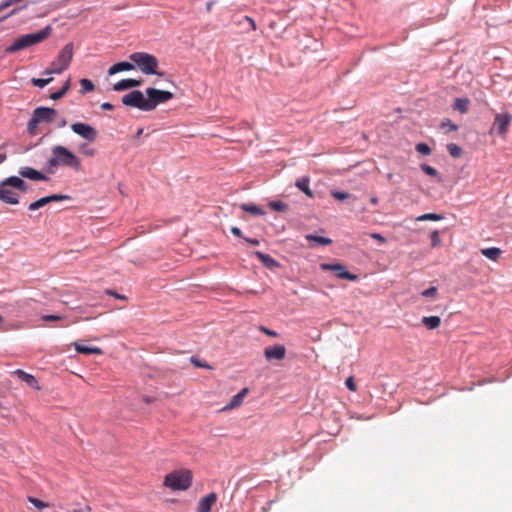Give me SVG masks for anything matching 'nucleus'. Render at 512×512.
Returning <instances> with one entry per match:
<instances>
[{"label":"nucleus","mask_w":512,"mask_h":512,"mask_svg":"<svg viewBox=\"0 0 512 512\" xmlns=\"http://www.w3.org/2000/svg\"><path fill=\"white\" fill-rule=\"evenodd\" d=\"M145 94L146 97L140 90H133L124 95L121 102L125 106L137 108L141 111H152L159 104L166 103L174 98L173 93L152 87L147 88Z\"/></svg>","instance_id":"obj_1"},{"label":"nucleus","mask_w":512,"mask_h":512,"mask_svg":"<svg viewBox=\"0 0 512 512\" xmlns=\"http://www.w3.org/2000/svg\"><path fill=\"white\" fill-rule=\"evenodd\" d=\"M52 157L47 162V171L54 173L59 166L69 167L75 171L81 169L80 159L64 146L56 145L52 148Z\"/></svg>","instance_id":"obj_2"},{"label":"nucleus","mask_w":512,"mask_h":512,"mask_svg":"<svg viewBox=\"0 0 512 512\" xmlns=\"http://www.w3.org/2000/svg\"><path fill=\"white\" fill-rule=\"evenodd\" d=\"M18 189L22 192L27 190L26 183L17 176H10L0 182V201L17 205L19 203V195L13 190Z\"/></svg>","instance_id":"obj_3"},{"label":"nucleus","mask_w":512,"mask_h":512,"mask_svg":"<svg viewBox=\"0 0 512 512\" xmlns=\"http://www.w3.org/2000/svg\"><path fill=\"white\" fill-rule=\"evenodd\" d=\"M192 481V471L182 468L168 473L164 477L163 485L173 491H185L191 487Z\"/></svg>","instance_id":"obj_4"},{"label":"nucleus","mask_w":512,"mask_h":512,"mask_svg":"<svg viewBox=\"0 0 512 512\" xmlns=\"http://www.w3.org/2000/svg\"><path fill=\"white\" fill-rule=\"evenodd\" d=\"M51 32V26H46L44 29L36 33L22 35L19 38H17L11 46L7 47L5 51L7 53H14L26 49L32 45H36L47 39L50 36Z\"/></svg>","instance_id":"obj_5"},{"label":"nucleus","mask_w":512,"mask_h":512,"mask_svg":"<svg viewBox=\"0 0 512 512\" xmlns=\"http://www.w3.org/2000/svg\"><path fill=\"white\" fill-rule=\"evenodd\" d=\"M74 48L72 43H67L59 52L56 59L51 63L50 68L46 69L43 74H61L66 70L73 58Z\"/></svg>","instance_id":"obj_6"},{"label":"nucleus","mask_w":512,"mask_h":512,"mask_svg":"<svg viewBox=\"0 0 512 512\" xmlns=\"http://www.w3.org/2000/svg\"><path fill=\"white\" fill-rule=\"evenodd\" d=\"M129 59L144 73L147 75L158 73L157 68L159 65L158 59L146 52H134L129 56Z\"/></svg>","instance_id":"obj_7"},{"label":"nucleus","mask_w":512,"mask_h":512,"mask_svg":"<svg viewBox=\"0 0 512 512\" xmlns=\"http://www.w3.org/2000/svg\"><path fill=\"white\" fill-rule=\"evenodd\" d=\"M71 129L75 134L84 138L88 142H94L98 137L97 130L89 124L76 122L71 125Z\"/></svg>","instance_id":"obj_8"},{"label":"nucleus","mask_w":512,"mask_h":512,"mask_svg":"<svg viewBox=\"0 0 512 512\" xmlns=\"http://www.w3.org/2000/svg\"><path fill=\"white\" fill-rule=\"evenodd\" d=\"M512 122V116L509 113H498L494 118L490 133L496 130L499 135L504 136Z\"/></svg>","instance_id":"obj_9"},{"label":"nucleus","mask_w":512,"mask_h":512,"mask_svg":"<svg viewBox=\"0 0 512 512\" xmlns=\"http://www.w3.org/2000/svg\"><path fill=\"white\" fill-rule=\"evenodd\" d=\"M321 269L324 271H333L335 272L336 276L340 279H347L350 281H357L358 276L355 274H352L346 270V267L342 264H328L323 263L320 265Z\"/></svg>","instance_id":"obj_10"},{"label":"nucleus","mask_w":512,"mask_h":512,"mask_svg":"<svg viewBox=\"0 0 512 512\" xmlns=\"http://www.w3.org/2000/svg\"><path fill=\"white\" fill-rule=\"evenodd\" d=\"M263 355L266 361H281L286 357V348L282 344H276L264 348Z\"/></svg>","instance_id":"obj_11"},{"label":"nucleus","mask_w":512,"mask_h":512,"mask_svg":"<svg viewBox=\"0 0 512 512\" xmlns=\"http://www.w3.org/2000/svg\"><path fill=\"white\" fill-rule=\"evenodd\" d=\"M32 114L39 123H51L56 119L58 112L54 108L41 106L37 107Z\"/></svg>","instance_id":"obj_12"},{"label":"nucleus","mask_w":512,"mask_h":512,"mask_svg":"<svg viewBox=\"0 0 512 512\" xmlns=\"http://www.w3.org/2000/svg\"><path fill=\"white\" fill-rule=\"evenodd\" d=\"M217 501V494L214 492L209 493L205 497L201 498L198 502L196 512H210L212 506Z\"/></svg>","instance_id":"obj_13"},{"label":"nucleus","mask_w":512,"mask_h":512,"mask_svg":"<svg viewBox=\"0 0 512 512\" xmlns=\"http://www.w3.org/2000/svg\"><path fill=\"white\" fill-rule=\"evenodd\" d=\"M20 176L33 180V181H46L48 178L46 175L41 173L40 171L35 170L31 167H21L19 169Z\"/></svg>","instance_id":"obj_14"},{"label":"nucleus","mask_w":512,"mask_h":512,"mask_svg":"<svg viewBox=\"0 0 512 512\" xmlns=\"http://www.w3.org/2000/svg\"><path fill=\"white\" fill-rule=\"evenodd\" d=\"M12 373L14 375H16L22 382H25L31 388H33L35 390H40V386L38 385V381L36 380V378L33 375L25 372L22 369H17V370H15Z\"/></svg>","instance_id":"obj_15"},{"label":"nucleus","mask_w":512,"mask_h":512,"mask_svg":"<svg viewBox=\"0 0 512 512\" xmlns=\"http://www.w3.org/2000/svg\"><path fill=\"white\" fill-rule=\"evenodd\" d=\"M142 84V80L136 79H122L113 85L114 91H124L134 87H139Z\"/></svg>","instance_id":"obj_16"},{"label":"nucleus","mask_w":512,"mask_h":512,"mask_svg":"<svg viewBox=\"0 0 512 512\" xmlns=\"http://www.w3.org/2000/svg\"><path fill=\"white\" fill-rule=\"evenodd\" d=\"M248 391H249L248 388H243L239 393H237L236 395H234L232 397L230 402L222 410L227 411V410H232V409L238 408L242 404Z\"/></svg>","instance_id":"obj_17"},{"label":"nucleus","mask_w":512,"mask_h":512,"mask_svg":"<svg viewBox=\"0 0 512 512\" xmlns=\"http://www.w3.org/2000/svg\"><path fill=\"white\" fill-rule=\"evenodd\" d=\"M254 255L262 262V264L265 267H267L269 269H274V268L279 267V263L274 258L269 256L268 254H265L260 251H255Z\"/></svg>","instance_id":"obj_18"},{"label":"nucleus","mask_w":512,"mask_h":512,"mask_svg":"<svg viewBox=\"0 0 512 512\" xmlns=\"http://www.w3.org/2000/svg\"><path fill=\"white\" fill-rule=\"evenodd\" d=\"M134 68H135V65L130 63V62H126V61L118 62V63L113 64L108 69V74L109 75H114V74H116L118 72H121V71L133 70Z\"/></svg>","instance_id":"obj_19"},{"label":"nucleus","mask_w":512,"mask_h":512,"mask_svg":"<svg viewBox=\"0 0 512 512\" xmlns=\"http://www.w3.org/2000/svg\"><path fill=\"white\" fill-rule=\"evenodd\" d=\"M73 345L75 347V350L80 354H85V355H90V354L100 355V354H102V350L99 347L85 346L79 342H74Z\"/></svg>","instance_id":"obj_20"},{"label":"nucleus","mask_w":512,"mask_h":512,"mask_svg":"<svg viewBox=\"0 0 512 512\" xmlns=\"http://www.w3.org/2000/svg\"><path fill=\"white\" fill-rule=\"evenodd\" d=\"M481 254L491 261H498L502 254V250L497 247L483 248L480 250Z\"/></svg>","instance_id":"obj_21"},{"label":"nucleus","mask_w":512,"mask_h":512,"mask_svg":"<svg viewBox=\"0 0 512 512\" xmlns=\"http://www.w3.org/2000/svg\"><path fill=\"white\" fill-rule=\"evenodd\" d=\"M422 324L430 330L436 329L441 324V319L438 316H425L421 319Z\"/></svg>","instance_id":"obj_22"},{"label":"nucleus","mask_w":512,"mask_h":512,"mask_svg":"<svg viewBox=\"0 0 512 512\" xmlns=\"http://www.w3.org/2000/svg\"><path fill=\"white\" fill-rule=\"evenodd\" d=\"M296 187L303 191L308 197H313V192L309 188V178L302 177L295 183Z\"/></svg>","instance_id":"obj_23"},{"label":"nucleus","mask_w":512,"mask_h":512,"mask_svg":"<svg viewBox=\"0 0 512 512\" xmlns=\"http://www.w3.org/2000/svg\"><path fill=\"white\" fill-rule=\"evenodd\" d=\"M469 100L467 98H457L454 102L453 108L461 113L468 111Z\"/></svg>","instance_id":"obj_24"},{"label":"nucleus","mask_w":512,"mask_h":512,"mask_svg":"<svg viewBox=\"0 0 512 512\" xmlns=\"http://www.w3.org/2000/svg\"><path fill=\"white\" fill-rule=\"evenodd\" d=\"M70 85H71L70 79H67L65 81L62 89L58 90L57 92L51 93L50 94V98L52 100H59V99H61L67 93V91L70 89Z\"/></svg>","instance_id":"obj_25"},{"label":"nucleus","mask_w":512,"mask_h":512,"mask_svg":"<svg viewBox=\"0 0 512 512\" xmlns=\"http://www.w3.org/2000/svg\"><path fill=\"white\" fill-rule=\"evenodd\" d=\"M240 208L243 211L250 212L254 215H264V211L260 207L254 205V204L243 203V204H241Z\"/></svg>","instance_id":"obj_26"},{"label":"nucleus","mask_w":512,"mask_h":512,"mask_svg":"<svg viewBox=\"0 0 512 512\" xmlns=\"http://www.w3.org/2000/svg\"><path fill=\"white\" fill-rule=\"evenodd\" d=\"M38 124L39 122L37 121V119L32 115L31 119L29 120L28 124H27V130H28V133L32 136H35L37 135L38 133Z\"/></svg>","instance_id":"obj_27"},{"label":"nucleus","mask_w":512,"mask_h":512,"mask_svg":"<svg viewBox=\"0 0 512 512\" xmlns=\"http://www.w3.org/2000/svg\"><path fill=\"white\" fill-rule=\"evenodd\" d=\"M447 151L453 158H458L462 154V148L454 143H449L447 145Z\"/></svg>","instance_id":"obj_28"},{"label":"nucleus","mask_w":512,"mask_h":512,"mask_svg":"<svg viewBox=\"0 0 512 512\" xmlns=\"http://www.w3.org/2000/svg\"><path fill=\"white\" fill-rule=\"evenodd\" d=\"M442 219H443V216L436 214V213H426V214L420 215L416 218L417 221H427V220L439 221Z\"/></svg>","instance_id":"obj_29"},{"label":"nucleus","mask_w":512,"mask_h":512,"mask_svg":"<svg viewBox=\"0 0 512 512\" xmlns=\"http://www.w3.org/2000/svg\"><path fill=\"white\" fill-rule=\"evenodd\" d=\"M306 239L308 241H314L320 245H329L332 243V240L329 238L321 237V236H315V235H307Z\"/></svg>","instance_id":"obj_30"},{"label":"nucleus","mask_w":512,"mask_h":512,"mask_svg":"<svg viewBox=\"0 0 512 512\" xmlns=\"http://www.w3.org/2000/svg\"><path fill=\"white\" fill-rule=\"evenodd\" d=\"M80 85H81V93L84 94V93H87V92H90L92 90H94V84L91 80L89 79H86V78H83L80 80Z\"/></svg>","instance_id":"obj_31"},{"label":"nucleus","mask_w":512,"mask_h":512,"mask_svg":"<svg viewBox=\"0 0 512 512\" xmlns=\"http://www.w3.org/2000/svg\"><path fill=\"white\" fill-rule=\"evenodd\" d=\"M269 207L274 211L284 212L288 209V205L282 201H271Z\"/></svg>","instance_id":"obj_32"},{"label":"nucleus","mask_w":512,"mask_h":512,"mask_svg":"<svg viewBox=\"0 0 512 512\" xmlns=\"http://www.w3.org/2000/svg\"><path fill=\"white\" fill-rule=\"evenodd\" d=\"M46 204H48V200L46 197H42L40 199H38L37 201L31 203L28 207V209L30 211H35L37 209H40L42 207H44Z\"/></svg>","instance_id":"obj_33"},{"label":"nucleus","mask_w":512,"mask_h":512,"mask_svg":"<svg viewBox=\"0 0 512 512\" xmlns=\"http://www.w3.org/2000/svg\"><path fill=\"white\" fill-rule=\"evenodd\" d=\"M53 80L52 77L50 78H46V79H41V78H33L32 79V84L36 87H39V88H43L45 87L46 85H48L49 83H51Z\"/></svg>","instance_id":"obj_34"},{"label":"nucleus","mask_w":512,"mask_h":512,"mask_svg":"<svg viewBox=\"0 0 512 512\" xmlns=\"http://www.w3.org/2000/svg\"><path fill=\"white\" fill-rule=\"evenodd\" d=\"M416 151L422 155H430L431 148L426 143H418L415 147Z\"/></svg>","instance_id":"obj_35"},{"label":"nucleus","mask_w":512,"mask_h":512,"mask_svg":"<svg viewBox=\"0 0 512 512\" xmlns=\"http://www.w3.org/2000/svg\"><path fill=\"white\" fill-rule=\"evenodd\" d=\"M440 127L441 129H445L447 132L456 131L458 128L457 125L452 123L451 120L449 119H445L444 121H442Z\"/></svg>","instance_id":"obj_36"},{"label":"nucleus","mask_w":512,"mask_h":512,"mask_svg":"<svg viewBox=\"0 0 512 512\" xmlns=\"http://www.w3.org/2000/svg\"><path fill=\"white\" fill-rule=\"evenodd\" d=\"M421 170H422L425 174H427V175H429V176H431V177H436V176L438 175L437 170H436L434 167H432V166H430V165H427V164H422V165H421Z\"/></svg>","instance_id":"obj_37"},{"label":"nucleus","mask_w":512,"mask_h":512,"mask_svg":"<svg viewBox=\"0 0 512 512\" xmlns=\"http://www.w3.org/2000/svg\"><path fill=\"white\" fill-rule=\"evenodd\" d=\"M46 198L48 200V203H51V202L69 200L70 196L69 195L53 194V195L46 196Z\"/></svg>","instance_id":"obj_38"},{"label":"nucleus","mask_w":512,"mask_h":512,"mask_svg":"<svg viewBox=\"0 0 512 512\" xmlns=\"http://www.w3.org/2000/svg\"><path fill=\"white\" fill-rule=\"evenodd\" d=\"M28 501L33 504L36 508L42 509L48 507V504L34 497H28Z\"/></svg>","instance_id":"obj_39"},{"label":"nucleus","mask_w":512,"mask_h":512,"mask_svg":"<svg viewBox=\"0 0 512 512\" xmlns=\"http://www.w3.org/2000/svg\"><path fill=\"white\" fill-rule=\"evenodd\" d=\"M331 195L336 200H339V201H343V200H346V199L350 198V195L348 193L342 192V191H332Z\"/></svg>","instance_id":"obj_40"},{"label":"nucleus","mask_w":512,"mask_h":512,"mask_svg":"<svg viewBox=\"0 0 512 512\" xmlns=\"http://www.w3.org/2000/svg\"><path fill=\"white\" fill-rule=\"evenodd\" d=\"M259 331H261L265 335L273 337V338L279 337V334L276 331L271 330V329H269V328H267L265 326H259Z\"/></svg>","instance_id":"obj_41"},{"label":"nucleus","mask_w":512,"mask_h":512,"mask_svg":"<svg viewBox=\"0 0 512 512\" xmlns=\"http://www.w3.org/2000/svg\"><path fill=\"white\" fill-rule=\"evenodd\" d=\"M436 294H437V288L435 286H432V287L421 292V295L424 297H435Z\"/></svg>","instance_id":"obj_42"},{"label":"nucleus","mask_w":512,"mask_h":512,"mask_svg":"<svg viewBox=\"0 0 512 512\" xmlns=\"http://www.w3.org/2000/svg\"><path fill=\"white\" fill-rule=\"evenodd\" d=\"M440 244V236L437 230L431 233V245L432 247H436Z\"/></svg>","instance_id":"obj_43"},{"label":"nucleus","mask_w":512,"mask_h":512,"mask_svg":"<svg viewBox=\"0 0 512 512\" xmlns=\"http://www.w3.org/2000/svg\"><path fill=\"white\" fill-rule=\"evenodd\" d=\"M346 387L350 390L355 392L357 390V386L354 382V378L352 376L348 377L345 381Z\"/></svg>","instance_id":"obj_44"},{"label":"nucleus","mask_w":512,"mask_h":512,"mask_svg":"<svg viewBox=\"0 0 512 512\" xmlns=\"http://www.w3.org/2000/svg\"><path fill=\"white\" fill-rule=\"evenodd\" d=\"M64 317L61 315H43L42 320L43 321H60Z\"/></svg>","instance_id":"obj_45"},{"label":"nucleus","mask_w":512,"mask_h":512,"mask_svg":"<svg viewBox=\"0 0 512 512\" xmlns=\"http://www.w3.org/2000/svg\"><path fill=\"white\" fill-rule=\"evenodd\" d=\"M80 150L84 155H87V156H94L95 152H96L95 149H92V148L87 149L86 144L80 145Z\"/></svg>","instance_id":"obj_46"},{"label":"nucleus","mask_w":512,"mask_h":512,"mask_svg":"<svg viewBox=\"0 0 512 512\" xmlns=\"http://www.w3.org/2000/svg\"><path fill=\"white\" fill-rule=\"evenodd\" d=\"M243 20L249 23V26L251 27V29L253 31H255L257 29V25H256L255 21L251 17L244 16Z\"/></svg>","instance_id":"obj_47"},{"label":"nucleus","mask_w":512,"mask_h":512,"mask_svg":"<svg viewBox=\"0 0 512 512\" xmlns=\"http://www.w3.org/2000/svg\"><path fill=\"white\" fill-rule=\"evenodd\" d=\"M370 237L377 240L380 243H385L386 239L379 233H371Z\"/></svg>","instance_id":"obj_48"},{"label":"nucleus","mask_w":512,"mask_h":512,"mask_svg":"<svg viewBox=\"0 0 512 512\" xmlns=\"http://www.w3.org/2000/svg\"><path fill=\"white\" fill-rule=\"evenodd\" d=\"M101 108L103 110L111 111V110L114 109V106L111 103H109V102H104V103L101 104Z\"/></svg>","instance_id":"obj_49"},{"label":"nucleus","mask_w":512,"mask_h":512,"mask_svg":"<svg viewBox=\"0 0 512 512\" xmlns=\"http://www.w3.org/2000/svg\"><path fill=\"white\" fill-rule=\"evenodd\" d=\"M231 233L235 235L236 237H242V232L238 227H232Z\"/></svg>","instance_id":"obj_50"},{"label":"nucleus","mask_w":512,"mask_h":512,"mask_svg":"<svg viewBox=\"0 0 512 512\" xmlns=\"http://www.w3.org/2000/svg\"><path fill=\"white\" fill-rule=\"evenodd\" d=\"M19 10H20V8H14L8 15L0 18V22L4 21L6 18H8L12 15H15Z\"/></svg>","instance_id":"obj_51"},{"label":"nucleus","mask_w":512,"mask_h":512,"mask_svg":"<svg viewBox=\"0 0 512 512\" xmlns=\"http://www.w3.org/2000/svg\"><path fill=\"white\" fill-rule=\"evenodd\" d=\"M245 241L254 245V246H257L259 245V240L258 239H255V238H245Z\"/></svg>","instance_id":"obj_52"},{"label":"nucleus","mask_w":512,"mask_h":512,"mask_svg":"<svg viewBox=\"0 0 512 512\" xmlns=\"http://www.w3.org/2000/svg\"><path fill=\"white\" fill-rule=\"evenodd\" d=\"M108 294L112 295V296H114L115 298H118V299H125V296L119 295V294H117L115 292L108 291Z\"/></svg>","instance_id":"obj_53"},{"label":"nucleus","mask_w":512,"mask_h":512,"mask_svg":"<svg viewBox=\"0 0 512 512\" xmlns=\"http://www.w3.org/2000/svg\"><path fill=\"white\" fill-rule=\"evenodd\" d=\"M191 361H192V363H194V365H195V366H197V367H204V365H202V364L200 363V361H197V360H196V359H194V358H192V359H191Z\"/></svg>","instance_id":"obj_54"},{"label":"nucleus","mask_w":512,"mask_h":512,"mask_svg":"<svg viewBox=\"0 0 512 512\" xmlns=\"http://www.w3.org/2000/svg\"><path fill=\"white\" fill-rule=\"evenodd\" d=\"M66 124H67L66 120H65V119H62V120L59 122L58 127L62 128V127H64V126H66Z\"/></svg>","instance_id":"obj_55"},{"label":"nucleus","mask_w":512,"mask_h":512,"mask_svg":"<svg viewBox=\"0 0 512 512\" xmlns=\"http://www.w3.org/2000/svg\"><path fill=\"white\" fill-rule=\"evenodd\" d=\"M143 401L146 402V403H151L152 402V399L148 396H144L143 397Z\"/></svg>","instance_id":"obj_56"},{"label":"nucleus","mask_w":512,"mask_h":512,"mask_svg":"<svg viewBox=\"0 0 512 512\" xmlns=\"http://www.w3.org/2000/svg\"><path fill=\"white\" fill-rule=\"evenodd\" d=\"M143 128H139L138 131L136 132V137H140L143 133Z\"/></svg>","instance_id":"obj_57"},{"label":"nucleus","mask_w":512,"mask_h":512,"mask_svg":"<svg viewBox=\"0 0 512 512\" xmlns=\"http://www.w3.org/2000/svg\"><path fill=\"white\" fill-rule=\"evenodd\" d=\"M6 160V153H3L0 155V163L4 162Z\"/></svg>","instance_id":"obj_58"},{"label":"nucleus","mask_w":512,"mask_h":512,"mask_svg":"<svg viewBox=\"0 0 512 512\" xmlns=\"http://www.w3.org/2000/svg\"><path fill=\"white\" fill-rule=\"evenodd\" d=\"M212 5H213V2H208V3L206 4V9H207V11H210V10H211Z\"/></svg>","instance_id":"obj_59"},{"label":"nucleus","mask_w":512,"mask_h":512,"mask_svg":"<svg viewBox=\"0 0 512 512\" xmlns=\"http://www.w3.org/2000/svg\"><path fill=\"white\" fill-rule=\"evenodd\" d=\"M371 203H372V204H376V203H377V198H375V197H374V198H372V199H371Z\"/></svg>","instance_id":"obj_60"},{"label":"nucleus","mask_w":512,"mask_h":512,"mask_svg":"<svg viewBox=\"0 0 512 512\" xmlns=\"http://www.w3.org/2000/svg\"><path fill=\"white\" fill-rule=\"evenodd\" d=\"M2 321V317L0 316V322Z\"/></svg>","instance_id":"obj_61"}]
</instances>
